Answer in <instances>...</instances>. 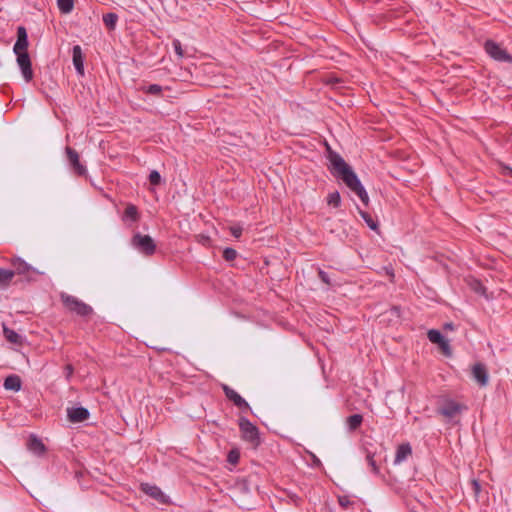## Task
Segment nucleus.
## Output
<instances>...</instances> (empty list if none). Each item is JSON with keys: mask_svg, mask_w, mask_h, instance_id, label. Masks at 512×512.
Here are the masks:
<instances>
[{"mask_svg": "<svg viewBox=\"0 0 512 512\" xmlns=\"http://www.w3.org/2000/svg\"><path fill=\"white\" fill-rule=\"evenodd\" d=\"M328 160L330 163L329 171L331 174L334 177L341 179L345 185L359 197L361 202L367 206L369 204L368 193L352 167L346 163L340 154L334 151L329 152Z\"/></svg>", "mask_w": 512, "mask_h": 512, "instance_id": "1", "label": "nucleus"}, {"mask_svg": "<svg viewBox=\"0 0 512 512\" xmlns=\"http://www.w3.org/2000/svg\"><path fill=\"white\" fill-rule=\"evenodd\" d=\"M60 299L70 313L80 317H87L93 313V308L90 305L75 296L63 292L60 294Z\"/></svg>", "mask_w": 512, "mask_h": 512, "instance_id": "2", "label": "nucleus"}, {"mask_svg": "<svg viewBox=\"0 0 512 512\" xmlns=\"http://www.w3.org/2000/svg\"><path fill=\"white\" fill-rule=\"evenodd\" d=\"M11 265L14 268L12 271H14L15 274L23 276L27 281H34L37 276L43 274V272H40L20 257L13 258Z\"/></svg>", "mask_w": 512, "mask_h": 512, "instance_id": "3", "label": "nucleus"}, {"mask_svg": "<svg viewBox=\"0 0 512 512\" xmlns=\"http://www.w3.org/2000/svg\"><path fill=\"white\" fill-rule=\"evenodd\" d=\"M131 244L140 253L147 256L153 255L156 251V244L149 235L136 233L131 239Z\"/></svg>", "mask_w": 512, "mask_h": 512, "instance_id": "4", "label": "nucleus"}, {"mask_svg": "<svg viewBox=\"0 0 512 512\" xmlns=\"http://www.w3.org/2000/svg\"><path fill=\"white\" fill-rule=\"evenodd\" d=\"M239 428L245 441H248L253 445L259 444V430L249 419L240 417Z\"/></svg>", "mask_w": 512, "mask_h": 512, "instance_id": "5", "label": "nucleus"}, {"mask_svg": "<svg viewBox=\"0 0 512 512\" xmlns=\"http://www.w3.org/2000/svg\"><path fill=\"white\" fill-rule=\"evenodd\" d=\"M485 51L491 58L496 61L512 62V56L509 55L504 48L492 40H487L485 42Z\"/></svg>", "mask_w": 512, "mask_h": 512, "instance_id": "6", "label": "nucleus"}, {"mask_svg": "<svg viewBox=\"0 0 512 512\" xmlns=\"http://www.w3.org/2000/svg\"><path fill=\"white\" fill-rule=\"evenodd\" d=\"M222 390H223L226 398L228 400H230L231 402H233V404L237 408H239L241 411L247 412V411L251 410L248 402L240 394H238L234 389H232L231 387H229L226 384H223Z\"/></svg>", "mask_w": 512, "mask_h": 512, "instance_id": "7", "label": "nucleus"}, {"mask_svg": "<svg viewBox=\"0 0 512 512\" xmlns=\"http://www.w3.org/2000/svg\"><path fill=\"white\" fill-rule=\"evenodd\" d=\"M15 54L17 55V63L24 80L30 82L33 79V70L28 52H18Z\"/></svg>", "mask_w": 512, "mask_h": 512, "instance_id": "8", "label": "nucleus"}, {"mask_svg": "<svg viewBox=\"0 0 512 512\" xmlns=\"http://www.w3.org/2000/svg\"><path fill=\"white\" fill-rule=\"evenodd\" d=\"M65 152L67 155L68 162L71 168L73 169L74 173L79 176L86 175L87 168L80 162L78 152L71 147H66Z\"/></svg>", "mask_w": 512, "mask_h": 512, "instance_id": "9", "label": "nucleus"}, {"mask_svg": "<svg viewBox=\"0 0 512 512\" xmlns=\"http://www.w3.org/2000/svg\"><path fill=\"white\" fill-rule=\"evenodd\" d=\"M140 489L143 493L157 500L159 503H169V497L163 493L160 487L149 483H142Z\"/></svg>", "mask_w": 512, "mask_h": 512, "instance_id": "10", "label": "nucleus"}, {"mask_svg": "<svg viewBox=\"0 0 512 512\" xmlns=\"http://www.w3.org/2000/svg\"><path fill=\"white\" fill-rule=\"evenodd\" d=\"M90 412L85 407H70L67 408V417L71 423H79L87 420Z\"/></svg>", "mask_w": 512, "mask_h": 512, "instance_id": "11", "label": "nucleus"}, {"mask_svg": "<svg viewBox=\"0 0 512 512\" xmlns=\"http://www.w3.org/2000/svg\"><path fill=\"white\" fill-rule=\"evenodd\" d=\"M472 376L480 386L484 387L488 384L489 375L484 364L476 363L473 365Z\"/></svg>", "mask_w": 512, "mask_h": 512, "instance_id": "12", "label": "nucleus"}, {"mask_svg": "<svg viewBox=\"0 0 512 512\" xmlns=\"http://www.w3.org/2000/svg\"><path fill=\"white\" fill-rule=\"evenodd\" d=\"M463 409V406L453 400L446 401L439 409V413L447 418H453L458 415Z\"/></svg>", "mask_w": 512, "mask_h": 512, "instance_id": "13", "label": "nucleus"}, {"mask_svg": "<svg viewBox=\"0 0 512 512\" xmlns=\"http://www.w3.org/2000/svg\"><path fill=\"white\" fill-rule=\"evenodd\" d=\"M28 47V36L25 27L19 26L17 29V40L14 44L13 51L14 53L18 52H27Z\"/></svg>", "mask_w": 512, "mask_h": 512, "instance_id": "14", "label": "nucleus"}, {"mask_svg": "<svg viewBox=\"0 0 512 512\" xmlns=\"http://www.w3.org/2000/svg\"><path fill=\"white\" fill-rule=\"evenodd\" d=\"M411 455H412L411 445L409 443L400 444L396 449L395 458L393 461L394 465L401 464L402 462L406 461L408 459V457Z\"/></svg>", "mask_w": 512, "mask_h": 512, "instance_id": "15", "label": "nucleus"}, {"mask_svg": "<svg viewBox=\"0 0 512 512\" xmlns=\"http://www.w3.org/2000/svg\"><path fill=\"white\" fill-rule=\"evenodd\" d=\"M72 60L73 65L78 74H84V58L82 54V49L79 45H75L72 49Z\"/></svg>", "mask_w": 512, "mask_h": 512, "instance_id": "16", "label": "nucleus"}, {"mask_svg": "<svg viewBox=\"0 0 512 512\" xmlns=\"http://www.w3.org/2000/svg\"><path fill=\"white\" fill-rule=\"evenodd\" d=\"M3 386L6 390L18 392L22 387V382L18 375L13 374L5 378Z\"/></svg>", "mask_w": 512, "mask_h": 512, "instance_id": "17", "label": "nucleus"}, {"mask_svg": "<svg viewBox=\"0 0 512 512\" xmlns=\"http://www.w3.org/2000/svg\"><path fill=\"white\" fill-rule=\"evenodd\" d=\"M138 219H139V213H138L137 207L133 204L127 205V207L125 208V211L123 213L122 220L124 222L131 221V222L135 223L138 221Z\"/></svg>", "mask_w": 512, "mask_h": 512, "instance_id": "18", "label": "nucleus"}, {"mask_svg": "<svg viewBox=\"0 0 512 512\" xmlns=\"http://www.w3.org/2000/svg\"><path fill=\"white\" fill-rule=\"evenodd\" d=\"M15 272L9 269L0 268V287L6 288L11 283Z\"/></svg>", "mask_w": 512, "mask_h": 512, "instance_id": "19", "label": "nucleus"}, {"mask_svg": "<svg viewBox=\"0 0 512 512\" xmlns=\"http://www.w3.org/2000/svg\"><path fill=\"white\" fill-rule=\"evenodd\" d=\"M28 447L32 452L38 455L43 454L45 451V446L43 442L35 436L30 438Z\"/></svg>", "mask_w": 512, "mask_h": 512, "instance_id": "20", "label": "nucleus"}, {"mask_svg": "<svg viewBox=\"0 0 512 512\" xmlns=\"http://www.w3.org/2000/svg\"><path fill=\"white\" fill-rule=\"evenodd\" d=\"M363 421V417L360 414H353L349 416L346 420L347 428L350 431H355L358 429Z\"/></svg>", "mask_w": 512, "mask_h": 512, "instance_id": "21", "label": "nucleus"}, {"mask_svg": "<svg viewBox=\"0 0 512 512\" xmlns=\"http://www.w3.org/2000/svg\"><path fill=\"white\" fill-rule=\"evenodd\" d=\"M118 21V15L116 13H107L103 15V23L109 30H114Z\"/></svg>", "mask_w": 512, "mask_h": 512, "instance_id": "22", "label": "nucleus"}, {"mask_svg": "<svg viewBox=\"0 0 512 512\" xmlns=\"http://www.w3.org/2000/svg\"><path fill=\"white\" fill-rule=\"evenodd\" d=\"M57 6L61 13L69 14L74 8V0H57Z\"/></svg>", "mask_w": 512, "mask_h": 512, "instance_id": "23", "label": "nucleus"}, {"mask_svg": "<svg viewBox=\"0 0 512 512\" xmlns=\"http://www.w3.org/2000/svg\"><path fill=\"white\" fill-rule=\"evenodd\" d=\"M427 337L430 342L437 345H439L445 340V337L442 335V333L436 329H430L427 333Z\"/></svg>", "mask_w": 512, "mask_h": 512, "instance_id": "24", "label": "nucleus"}, {"mask_svg": "<svg viewBox=\"0 0 512 512\" xmlns=\"http://www.w3.org/2000/svg\"><path fill=\"white\" fill-rule=\"evenodd\" d=\"M359 214H360V216L362 217V219L365 221V223L367 224V226H368L371 230H377V229H378V223H377V221H375L369 213H367V212H365V211L360 210V211H359Z\"/></svg>", "mask_w": 512, "mask_h": 512, "instance_id": "25", "label": "nucleus"}, {"mask_svg": "<svg viewBox=\"0 0 512 512\" xmlns=\"http://www.w3.org/2000/svg\"><path fill=\"white\" fill-rule=\"evenodd\" d=\"M327 203L333 207H339L341 203V197L338 191H334L328 194Z\"/></svg>", "mask_w": 512, "mask_h": 512, "instance_id": "26", "label": "nucleus"}, {"mask_svg": "<svg viewBox=\"0 0 512 512\" xmlns=\"http://www.w3.org/2000/svg\"><path fill=\"white\" fill-rule=\"evenodd\" d=\"M4 335L6 339L11 343L17 344L20 341V335L14 330L9 329L7 327H4Z\"/></svg>", "mask_w": 512, "mask_h": 512, "instance_id": "27", "label": "nucleus"}, {"mask_svg": "<svg viewBox=\"0 0 512 512\" xmlns=\"http://www.w3.org/2000/svg\"><path fill=\"white\" fill-rule=\"evenodd\" d=\"M163 88L161 85L158 84H150L149 86L144 88V92L150 95H160Z\"/></svg>", "mask_w": 512, "mask_h": 512, "instance_id": "28", "label": "nucleus"}, {"mask_svg": "<svg viewBox=\"0 0 512 512\" xmlns=\"http://www.w3.org/2000/svg\"><path fill=\"white\" fill-rule=\"evenodd\" d=\"M148 179H149L150 184L153 186L160 185V183L162 181L161 175L157 170H152L149 174Z\"/></svg>", "mask_w": 512, "mask_h": 512, "instance_id": "29", "label": "nucleus"}, {"mask_svg": "<svg viewBox=\"0 0 512 512\" xmlns=\"http://www.w3.org/2000/svg\"><path fill=\"white\" fill-rule=\"evenodd\" d=\"M237 255V251L231 247H227L223 251V258L228 262L235 260Z\"/></svg>", "mask_w": 512, "mask_h": 512, "instance_id": "30", "label": "nucleus"}, {"mask_svg": "<svg viewBox=\"0 0 512 512\" xmlns=\"http://www.w3.org/2000/svg\"><path fill=\"white\" fill-rule=\"evenodd\" d=\"M172 46H173L174 52L176 53L178 58L179 59L183 58L184 57V51H183L182 44H181L180 40L174 39L172 41Z\"/></svg>", "mask_w": 512, "mask_h": 512, "instance_id": "31", "label": "nucleus"}, {"mask_svg": "<svg viewBox=\"0 0 512 512\" xmlns=\"http://www.w3.org/2000/svg\"><path fill=\"white\" fill-rule=\"evenodd\" d=\"M240 453L238 450L233 449L230 450L227 456V461L233 465L237 464L239 462Z\"/></svg>", "mask_w": 512, "mask_h": 512, "instance_id": "32", "label": "nucleus"}, {"mask_svg": "<svg viewBox=\"0 0 512 512\" xmlns=\"http://www.w3.org/2000/svg\"><path fill=\"white\" fill-rule=\"evenodd\" d=\"M366 460H367V463H368L369 467L371 468L372 472H373L374 474H378V473H379V468H378V466H377V464H376V461H375V459H374V456H373V455H371V454H368V455L366 456Z\"/></svg>", "mask_w": 512, "mask_h": 512, "instance_id": "33", "label": "nucleus"}, {"mask_svg": "<svg viewBox=\"0 0 512 512\" xmlns=\"http://www.w3.org/2000/svg\"><path fill=\"white\" fill-rule=\"evenodd\" d=\"M440 347V349L442 350V352L445 354V355H451V348H450V344H449V341L445 338V340L440 343L438 345Z\"/></svg>", "mask_w": 512, "mask_h": 512, "instance_id": "34", "label": "nucleus"}, {"mask_svg": "<svg viewBox=\"0 0 512 512\" xmlns=\"http://www.w3.org/2000/svg\"><path fill=\"white\" fill-rule=\"evenodd\" d=\"M338 503L343 508H347L352 504L348 496H339Z\"/></svg>", "mask_w": 512, "mask_h": 512, "instance_id": "35", "label": "nucleus"}, {"mask_svg": "<svg viewBox=\"0 0 512 512\" xmlns=\"http://www.w3.org/2000/svg\"><path fill=\"white\" fill-rule=\"evenodd\" d=\"M242 227L240 225H234L230 227V232L235 238H239L242 235Z\"/></svg>", "mask_w": 512, "mask_h": 512, "instance_id": "36", "label": "nucleus"}, {"mask_svg": "<svg viewBox=\"0 0 512 512\" xmlns=\"http://www.w3.org/2000/svg\"><path fill=\"white\" fill-rule=\"evenodd\" d=\"M318 276L319 278L321 279V281L327 285H330L331 282H330V278H329V275L327 272H325L324 270L322 269H319L318 271Z\"/></svg>", "mask_w": 512, "mask_h": 512, "instance_id": "37", "label": "nucleus"}, {"mask_svg": "<svg viewBox=\"0 0 512 512\" xmlns=\"http://www.w3.org/2000/svg\"><path fill=\"white\" fill-rule=\"evenodd\" d=\"M473 289L479 294H483L485 292V287L479 281L475 282Z\"/></svg>", "mask_w": 512, "mask_h": 512, "instance_id": "38", "label": "nucleus"}, {"mask_svg": "<svg viewBox=\"0 0 512 512\" xmlns=\"http://www.w3.org/2000/svg\"><path fill=\"white\" fill-rule=\"evenodd\" d=\"M65 372H66V378L69 379L71 377V375L73 374L72 365H70V364L66 365Z\"/></svg>", "mask_w": 512, "mask_h": 512, "instance_id": "39", "label": "nucleus"}, {"mask_svg": "<svg viewBox=\"0 0 512 512\" xmlns=\"http://www.w3.org/2000/svg\"><path fill=\"white\" fill-rule=\"evenodd\" d=\"M472 484L474 486L475 493L477 494L480 491V485L476 480H473Z\"/></svg>", "mask_w": 512, "mask_h": 512, "instance_id": "40", "label": "nucleus"}, {"mask_svg": "<svg viewBox=\"0 0 512 512\" xmlns=\"http://www.w3.org/2000/svg\"><path fill=\"white\" fill-rule=\"evenodd\" d=\"M444 327H445V329H450V330H452L454 328L452 323H446Z\"/></svg>", "mask_w": 512, "mask_h": 512, "instance_id": "41", "label": "nucleus"}, {"mask_svg": "<svg viewBox=\"0 0 512 512\" xmlns=\"http://www.w3.org/2000/svg\"><path fill=\"white\" fill-rule=\"evenodd\" d=\"M506 170H507V174L512 176V169L507 167Z\"/></svg>", "mask_w": 512, "mask_h": 512, "instance_id": "42", "label": "nucleus"}]
</instances>
